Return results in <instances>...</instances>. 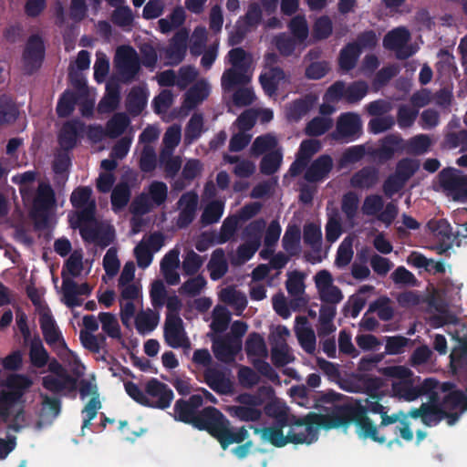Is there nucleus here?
Listing matches in <instances>:
<instances>
[{"instance_id": "16", "label": "nucleus", "mask_w": 467, "mask_h": 467, "mask_svg": "<svg viewBox=\"0 0 467 467\" xmlns=\"http://www.w3.org/2000/svg\"><path fill=\"white\" fill-rule=\"evenodd\" d=\"M39 324L46 342L57 349L65 343L62 333L57 327L50 310L46 306L38 308Z\"/></svg>"}, {"instance_id": "10", "label": "nucleus", "mask_w": 467, "mask_h": 467, "mask_svg": "<svg viewBox=\"0 0 467 467\" xmlns=\"http://www.w3.org/2000/svg\"><path fill=\"white\" fill-rule=\"evenodd\" d=\"M167 186L161 182H152L146 193H142L133 203L132 208L135 213H145L152 208L162 204L167 198Z\"/></svg>"}, {"instance_id": "64", "label": "nucleus", "mask_w": 467, "mask_h": 467, "mask_svg": "<svg viewBox=\"0 0 467 467\" xmlns=\"http://www.w3.org/2000/svg\"><path fill=\"white\" fill-rule=\"evenodd\" d=\"M311 104L306 100H298L286 108V118L290 121H297L310 109Z\"/></svg>"}, {"instance_id": "51", "label": "nucleus", "mask_w": 467, "mask_h": 467, "mask_svg": "<svg viewBox=\"0 0 467 467\" xmlns=\"http://www.w3.org/2000/svg\"><path fill=\"white\" fill-rule=\"evenodd\" d=\"M29 358L32 365L36 368H43L47 364L48 354L39 338L31 341Z\"/></svg>"}, {"instance_id": "36", "label": "nucleus", "mask_w": 467, "mask_h": 467, "mask_svg": "<svg viewBox=\"0 0 467 467\" xmlns=\"http://www.w3.org/2000/svg\"><path fill=\"white\" fill-rule=\"evenodd\" d=\"M198 196L193 192H187L179 201L181 213L178 218L180 227L187 226L193 219L197 207Z\"/></svg>"}, {"instance_id": "46", "label": "nucleus", "mask_w": 467, "mask_h": 467, "mask_svg": "<svg viewBox=\"0 0 467 467\" xmlns=\"http://www.w3.org/2000/svg\"><path fill=\"white\" fill-rule=\"evenodd\" d=\"M55 351L74 374L80 376L84 373V366L80 363L78 356L67 347L66 343L62 344L61 348L55 349Z\"/></svg>"}, {"instance_id": "60", "label": "nucleus", "mask_w": 467, "mask_h": 467, "mask_svg": "<svg viewBox=\"0 0 467 467\" xmlns=\"http://www.w3.org/2000/svg\"><path fill=\"white\" fill-rule=\"evenodd\" d=\"M248 356L266 357L267 350L262 337L257 334L250 335L245 346Z\"/></svg>"}, {"instance_id": "27", "label": "nucleus", "mask_w": 467, "mask_h": 467, "mask_svg": "<svg viewBox=\"0 0 467 467\" xmlns=\"http://www.w3.org/2000/svg\"><path fill=\"white\" fill-rule=\"evenodd\" d=\"M174 416L182 421L192 423L200 430H206V427L200 426L208 421V417L204 415V410L196 415L193 408L187 401L180 400L175 403Z\"/></svg>"}, {"instance_id": "63", "label": "nucleus", "mask_w": 467, "mask_h": 467, "mask_svg": "<svg viewBox=\"0 0 467 467\" xmlns=\"http://www.w3.org/2000/svg\"><path fill=\"white\" fill-rule=\"evenodd\" d=\"M289 28L295 38L300 43L308 36V26L305 16H298L294 17L290 22Z\"/></svg>"}, {"instance_id": "22", "label": "nucleus", "mask_w": 467, "mask_h": 467, "mask_svg": "<svg viewBox=\"0 0 467 467\" xmlns=\"http://www.w3.org/2000/svg\"><path fill=\"white\" fill-rule=\"evenodd\" d=\"M32 385V380L24 375H13L7 379L10 391L0 398V411L4 415V406L8 402H15L25 390Z\"/></svg>"}, {"instance_id": "34", "label": "nucleus", "mask_w": 467, "mask_h": 467, "mask_svg": "<svg viewBox=\"0 0 467 467\" xmlns=\"http://www.w3.org/2000/svg\"><path fill=\"white\" fill-rule=\"evenodd\" d=\"M54 192L46 183H40L37 195L34 202V213L36 216L45 218L47 211L54 205Z\"/></svg>"}, {"instance_id": "4", "label": "nucleus", "mask_w": 467, "mask_h": 467, "mask_svg": "<svg viewBox=\"0 0 467 467\" xmlns=\"http://www.w3.org/2000/svg\"><path fill=\"white\" fill-rule=\"evenodd\" d=\"M204 415L208 417V421L200 426L206 427V430L218 440L223 449H226L233 443L243 442L249 436L244 427L233 428L230 421L213 407L205 408Z\"/></svg>"}, {"instance_id": "54", "label": "nucleus", "mask_w": 467, "mask_h": 467, "mask_svg": "<svg viewBox=\"0 0 467 467\" xmlns=\"http://www.w3.org/2000/svg\"><path fill=\"white\" fill-rule=\"evenodd\" d=\"M79 338L83 347L91 352L99 353L105 345V337L88 331H80Z\"/></svg>"}, {"instance_id": "7", "label": "nucleus", "mask_w": 467, "mask_h": 467, "mask_svg": "<svg viewBox=\"0 0 467 467\" xmlns=\"http://www.w3.org/2000/svg\"><path fill=\"white\" fill-rule=\"evenodd\" d=\"M441 185L446 195L453 201L467 200V177L456 169L443 170L440 174Z\"/></svg>"}, {"instance_id": "52", "label": "nucleus", "mask_w": 467, "mask_h": 467, "mask_svg": "<svg viewBox=\"0 0 467 467\" xmlns=\"http://www.w3.org/2000/svg\"><path fill=\"white\" fill-rule=\"evenodd\" d=\"M63 301L67 306H79L82 300L79 298L80 292L77 288V283L71 279L65 278L62 284Z\"/></svg>"}, {"instance_id": "2", "label": "nucleus", "mask_w": 467, "mask_h": 467, "mask_svg": "<svg viewBox=\"0 0 467 467\" xmlns=\"http://www.w3.org/2000/svg\"><path fill=\"white\" fill-rule=\"evenodd\" d=\"M383 373L391 379L393 395L406 401H413L432 389H440L433 379H425L420 386L415 385L412 371L404 366L385 368Z\"/></svg>"}, {"instance_id": "41", "label": "nucleus", "mask_w": 467, "mask_h": 467, "mask_svg": "<svg viewBox=\"0 0 467 467\" xmlns=\"http://www.w3.org/2000/svg\"><path fill=\"white\" fill-rule=\"evenodd\" d=\"M407 263L417 268H424L427 271H433L434 273H441L444 271V266L439 262L432 259L426 258L419 252H412L407 258Z\"/></svg>"}, {"instance_id": "11", "label": "nucleus", "mask_w": 467, "mask_h": 467, "mask_svg": "<svg viewBox=\"0 0 467 467\" xmlns=\"http://www.w3.org/2000/svg\"><path fill=\"white\" fill-rule=\"evenodd\" d=\"M48 371L49 374L42 379V384L47 390L59 392L74 388L75 380L57 360H51L48 363Z\"/></svg>"}, {"instance_id": "29", "label": "nucleus", "mask_w": 467, "mask_h": 467, "mask_svg": "<svg viewBox=\"0 0 467 467\" xmlns=\"http://www.w3.org/2000/svg\"><path fill=\"white\" fill-rule=\"evenodd\" d=\"M333 168V160L328 155H322L314 161L305 172V179L317 182L327 177Z\"/></svg>"}, {"instance_id": "30", "label": "nucleus", "mask_w": 467, "mask_h": 467, "mask_svg": "<svg viewBox=\"0 0 467 467\" xmlns=\"http://www.w3.org/2000/svg\"><path fill=\"white\" fill-rule=\"evenodd\" d=\"M288 427L285 422H281L280 425L256 430V432L260 433L265 441L282 447L291 443Z\"/></svg>"}, {"instance_id": "38", "label": "nucleus", "mask_w": 467, "mask_h": 467, "mask_svg": "<svg viewBox=\"0 0 467 467\" xmlns=\"http://www.w3.org/2000/svg\"><path fill=\"white\" fill-rule=\"evenodd\" d=\"M135 270L136 268L133 262H127L124 265L118 281L119 293L125 292L126 289L141 291L140 284L134 282Z\"/></svg>"}, {"instance_id": "50", "label": "nucleus", "mask_w": 467, "mask_h": 467, "mask_svg": "<svg viewBox=\"0 0 467 467\" xmlns=\"http://www.w3.org/2000/svg\"><path fill=\"white\" fill-rule=\"evenodd\" d=\"M225 410L232 416L243 421H254L260 418L261 411L258 408L247 406H227Z\"/></svg>"}, {"instance_id": "37", "label": "nucleus", "mask_w": 467, "mask_h": 467, "mask_svg": "<svg viewBox=\"0 0 467 467\" xmlns=\"http://www.w3.org/2000/svg\"><path fill=\"white\" fill-rule=\"evenodd\" d=\"M296 334L301 347L308 353L316 349V336L314 331L306 325L305 317H296Z\"/></svg>"}, {"instance_id": "14", "label": "nucleus", "mask_w": 467, "mask_h": 467, "mask_svg": "<svg viewBox=\"0 0 467 467\" xmlns=\"http://www.w3.org/2000/svg\"><path fill=\"white\" fill-rule=\"evenodd\" d=\"M145 406L165 409L171 405L173 400L172 390L156 379H152L145 384Z\"/></svg>"}, {"instance_id": "58", "label": "nucleus", "mask_w": 467, "mask_h": 467, "mask_svg": "<svg viewBox=\"0 0 467 467\" xmlns=\"http://www.w3.org/2000/svg\"><path fill=\"white\" fill-rule=\"evenodd\" d=\"M332 124L333 121L328 117H317L307 124L306 132L310 136H319L328 130Z\"/></svg>"}, {"instance_id": "19", "label": "nucleus", "mask_w": 467, "mask_h": 467, "mask_svg": "<svg viewBox=\"0 0 467 467\" xmlns=\"http://www.w3.org/2000/svg\"><path fill=\"white\" fill-rule=\"evenodd\" d=\"M260 82L265 93L272 96L277 90L286 89L290 80L280 68L265 67L260 76Z\"/></svg>"}, {"instance_id": "31", "label": "nucleus", "mask_w": 467, "mask_h": 467, "mask_svg": "<svg viewBox=\"0 0 467 467\" xmlns=\"http://www.w3.org/2000/svg\"><path fill=\"white\" fill-rule=\"evenodd\" d=\"M160 321L159 313L150 309H140L132 320L136 330L140 335H147L152 332Z\"/></svg>"}, {"instance_id": "9", "label": "nucleus", "mask_w": 467, "mask_h": 467, "mask_svg": "<svg viewBox=\"0 0 467 467\" xmlns=\"http://www.w3.org/2000/svg\"><path fill=\"white\" fill-rule=\"evenodd\" d=\"M410 34L405 27L389 31L383 39V46L396 52L400 58H406L417 51V47L410 44Z\"/></svg>"}, {"instance_id": "35", "label": "nucleus", "mask_w": 467, "mask_h": 467, "mask_svg": "<svg viewBox=\"0 0 467 467\" xmlns=\"http://www.w3.org/2000/svg\"><path fill=\"white\" fill-rule=\"evenodd\" d=\"M187 39L188 32L185 30H182L174 36L170 47L165 51L168 64H178L182 60L186 52Z\"/></svg>"}, {"instance_id": "55", "label": "nucleus", "mask_w": 467, "mask_h": 467, "mask_svg": "<svg viewBox=\"0 0 467 467\" xmlns=\"http://www.w3.org/2000/svg\"><path fill=\"white\" fill-rule=\"evenodd\" d=\"M280 234L281 226L277 222L273 221L269 224L265 237V245L266 247L260 252V254L263 258L266 259L272 254V250L270 247L278 241Z\"/></svg>"}, {"instance_id": "39", "label": "nucleus", "mask_w": 467, "mask_h": 467, "mask_svg": "<svg viewBox=\"0 0 467 467\" xmlns=\"http://www.w3.org/2000/svg\"><path fill=\"white\" fill-rule=\"evenodd\" d=\"M219 296L221 300L233 306L238 315L246 307L247 299L245 295L234 287L223 289Z\"/></svg>"}, {"instance_id": "24", "label": "nucleus", "mask_w": 467, "mask_h": 467, "mask_svg": "<svg viewBox=\"0 0 467 467\" xmlns=\"http://www.w3.org/2000/svg\"><path fill=\"white\" fill-rule=\"evenodd\" d=\"M92 263V260L84 258L81 249L75 250L70 254L65 263L64 273L73 277L87 275L91 271Z\"/></svg>"}, {"instance_id": "26", "label": "nucleus", "mask_w": 467, "mask_h": 467, "mask_svg": "<svg viewBox=\"0 0 467 467\" xmlns=\"http://www.w3.org/2000/svg\"><path fill=\"white\" fill-rule=\"evenodd\" d=\"M210 84L206 79L198 80L184 96L182 109L188 112L206 99L210 94Z\"/></svg>"}, {"instance_id": "15", "label": "nucleus", "mask_w": 467, "mask_h": 467, "mask_svg": "<svg viewBox=\"0 0 467 467\" xmlns=\"http://www.w3.org/2000/svg\"><path fill=\"white\" fill-rule=\"evenodd\" d=\"M116 67L122 80H131L140 69V61L134 49L129 47L118 48L115 57Z\"/></svg>"}, {"instance_id": "5", "label": "nucleus", "mask_w": 467, "mask_h": 467, "mask_svg": "<svg viewBox=\"0 0 467 467\" xmlns=\"http://www.w3.org/2000/svg\"><path fill=\"white\" fill-rule=\"evenodd\" d=\"M228 61L231 67L223 72L221 79L222 88L225 91L248 83L254 72L252 57L242 48L230 50Z\"/></svg>"}, {"instance_id": "20", "label": "nucleus", "mask_w": 467, "mask_h": 467, "mask_svg": "<svg viewBox=\"0 0 467 467\" xmlns=\"http://www.w3.org/2000/svg\"><path fill=\"white\" fill-rule=\"evenodd\" d=\"M262 19V11L257 4L249 5L244 17L238 21V30L236 34L231 33L229 36L230 45H236L241 42L244 34L249 29L255 27Z\"/></svg>"}, {"instance_id": "40", "label": "nucleus", "mask_w": 467, "mask_h": 467, "mask_svg": "<svg viewBox=\"0 0 467 467\" xmlns=\"http://www.w3.org/2000/svg\"><path fill=\"white\" fill-rule=\"evenodd\" d=\"M98 319L101 324L102 330L111 338L122 341L120 326L115 315L111 313H100Z\"/></svg>"}, {"instance_id": "21", "label": "nucleus", "mask_w": 467, "mask_h": 467, "mask_svg": "<svg viewBox=\"0 0 467 467\" xmlns=\"http://www.w3.org/2000/svg\"><path fill=\"white\" fill-rule=\"evenodd\" d=\"M361 130L359 116L355 113L342 114L337 122V129L333 136L335 139H353Z\"/></svg>"}, {"instance_id": "45", "label": "nucleus", "mask_w": 467, "mask_h": 467, "mask_svg": "<svg viewBox=\"0 0 467 467\" xmlns=\"http://www.w3.org/2000/svg\"><path fill=\"white\" fill-rule=\"evenodd\" d=\"M107 93L99 105L100 112H110L114 110L119 102V91L114 82H109L106 87Z\"/></svg>"}, {"instance_id": "12", "label": "nucleus", "mask_w": 467, "mask_h": 467, "mask_svg": "<svg viewBox=\"0 0 467 467\" xmlns=\"http://www.w3.org/2000/svg\"><path fill=\"white\" fill-rule=\"evenodd\" d=\"M340 413H344L347 418V424L343 427L344 429H346L350 424V422L354 420L356 425V431L359 438L371 439L372 441L380 444L386 441L385 437L379 434L377 427L368 417L363 415H354L352 411L343 409L337 410L333 415H338Z\"/></svg>"}, {"instance_id": "13", "label": "nucleus", "mask_w": 467, "mask_h": 467, "mask_svg": "<svg viewBox=\"0 0 467 467\" xmlns=\"http://www.w3.org/2000/svg\"><path fill=\"white\" fill-rule=\"evenodd\" d=\"M119 317L123 326L130 328L138 308L142 307V290L126 289L119 293Z\"/></svg>"}, {"instance_id": "33", "label": "nucleus", "mask_w": 467, "mask_h": 467, "mask_svg": "<svg viewBox=\"0 0 467 467\" xmlns=\"http://www.w3.org/2000/svg\"><path fill=\"white\" fill-rule=\"evenodd\" d=\"M242 343L239 339H223L213 342L215 357L223 362H231L241 350Z\"/></svg>"}, {"instance_id": "62", "label": "nucleus", "mask_w": 467, "mask_h": 467, "mask_svg": "<svg viewBox=\"0 0 467 467\" xmlns=\"http://www.w3.org/2000/svg\"><path fill=\"white\" fill-rule=\"evenodd\" d=\"M286 288L291 296L300 298L305 291L304 275L299 272L290 273L286 281Z\"/></svg>"}, {"instance_id": "17", "label": "nucleus", "mask_w": 467, "mask_h": 467, "mask_svg": "<svg viewBox=\"0 0 467 467\" xmlns=\"http://www.w3.org/2000/svg\"><path fill=\"white\" fill-rule=\"evenodd\" d=\"M377 42L374 33H367L363 36L360 44H349L341 50L339 56V65L344 70H349L356 65L357 59L361 52V46H374Z\"/></svg>"}, {"instance_id": "28", "label": "nucleus", "mask_w": 467, "mask_h": 467, "mask_svg": "<svg viewBox=\"0 0 467 467\" xmlns=\"http://www.w3.org/2000/svg\"><path fill=\"white\" fill-rule=\"evenodd\" d=\"M320 149L321 144L317 140L311 139L302 141L297 153V158L290 167V173L293 176L299 174L306 165V161L318 152Z\"/></svg>"}, {"instance_id": "3", "label": "nucleus", "mask_w": 467, "mask_h": 467, "mask_svg": "<svg viewBox=\"0 0 467 467\" xmlns=\"http://www.w3.org/2000/svg\"><path fill=\"white\" fill-rule=\"evenodd\" d=\"M347 424V418L344 413L338 415H308L304 421L296 420L289 425L291 443L310 444L317 441L319 429H337Z\"/></svg>"}, {"instance_id": "44", "label": "nucleus", "mask_w": 467, "mask_h": 467, "mask_svg": "<svg viewBox=\"0 0 467 467\" xmlns=\"http://www.w3.org/2000/svg\"><path fill=\"white\" fill-rule=\"evenodd\" d=\"M208 268L213 280L221 278L226 273L228 266L223 250L217 249L213 253Z\"/></svg>"}, {"instance_id": "6", "label": "nucleus", "mask_w": 467, "mask_h": 467, "mask_svg": "<svg viewBox=\"0 0 467 467\" xmlns=\"http://www.w3.org/2000/svg\"><path fill=\"white\" fill-rule=\"evenodd\" d=\"M265 228V223L263 221L252 222L244 232V244H242L234 256L232 258V262L236 265L244 264L248 261L259 247L261 240V233Z\"/></svg>"}, {"instance_id": "49", "label": "nucleus", "mask_w": 467, "mask_h": 467, "mask_svg": "<svg viewBox=\"0 0 467 467\" xmlns=\"http://www.w3.org/2000/svg\"><path fill=\"white\" fill-rule=\"evenodd\" d=\"M59 413V404L56 399L45 397L40 410L38 427L50 423Z\"/></svg>"}, {"instance_id": "42", "label": "nucleus", "mask_w": 467, "mask_h": 467, "mask_svg": "<svg viewBox=\"0 0 467 467\" xmlns=\"http://www.w3.org/2000/svg\"><path fill=\"white\" fill-rule=\"evenodd\" d=\"M148 93L143 88H133L128 97L127 107L131 114H140L146 106Z\"/></svg>"}, {"instance_id": "47", "label": "nucleus", "mask_w": 467, "mask_h": 467, "mask_svg": "<svg viewBox=\"0 0 467 467\" xmlns=\"http://www.w3.org/2000/svg\"><path fill=\"white\" fill-rule=\"evenodd\" d=\"M377 182L378 174L375 170L363 169L352 176L350 184L354 188L368 189L372 187Z\"/></svg>"}, {"instance_id": "43", "label": "nucleus", "mask_w": 467, "mask_h": 467, "mask_svg": "<svg viewBox=\"0 0 467 467\" xmlns=\"http://www.w3.org/2000/svg\"><path fill=\"white\" fill-rule=\"evenodd\" d=\"M433 235L441 242L451 241L454 234L450 223L444 219H432L427 224Z\"/></svg>"}, {"instance_id": "56", "label": "nucleus", "mask_w": 467, "mask_h": 467, "mask_svg": "<svg viewBox=\"0 0 467 467\" xmlns=\"http://www.w3.org/2000/svg\"><path fill=\"white\" fill-rule=\"evenodd\" d=\"M353 236L346 237L341 243L336 258V265L339 267L346 266L353 257Z\"/></svg>"}, {"instance_id": "61", "label": "nucleus", "mask_w": 467, "mask_h": 467, "mask_svg": "<svg viewBox=\"0 0 467 467\" xmlns=\"http://www.w3.org/2000/svg\"><path fill=\"white\" fill-rule=\"evenodd\" d=\"M229 321V311L223 306H217L213 312L212 329L215 332H222L226 329Z\"/></svg>"}, {"instance_id": "8", "label": "nucleus", "mask_w": 467, "mask_h": 467, "mask_svg": "<svg viewBox=\"0 0 467 467\" xmlns=\"http://www.w3.org/2000/svg\"><path fill=\"white\" fill-rule=\"evenodd\" d=\"M164 340L172 348L190 349L191 342L185 332L182 319L176 314H167L164 323Z\"/></svg>"}, {"instance_id": "48", "label": "nucleus", "mask_w": 467, "mask_h": 467, "mask_svg": "<svg viewBox=\"0 0 467 467\" xmlns=\"http://www.w3.org/2000/svg\"><path fill=\"white\" fill-rule=\"evenodd\" d=\"M82 130V125L79 122H70L64 125L59 134L60 145L65 149L72 148L79 131Z\"/></svg>"}, {"instance_id": "18", "label": "nucleus", "mask_w": 467, "mask_h": 467, "mask_svg": "<svg viewBox=\"0 0 467 467\" xmlns=\"http://www.w3.org/2000/svg\"><path fill=\"white\" fill-rule=\"evenodd\" d=\"M315 282L320 298L327 303L337 304L342 298L341 291L333 284V278L329 272L323 270L315 276Z\"/></svg>"}, {"instance_id": "23", "label": "nucleus", "mask_w": 467, "mask_h": 467, "mask_svg": "<svg viewBox=\"0 0 467 467\" xmlns=\"http://www.w3.org/2000/svg\"><path fill=\"white\" fill-rule=\"evenodd\" d=\"M70 201L76 208L81 210L80 221H90L93 219L95 211V202L91 200V190L87 187L76 189L72 194Z\"/></svg>"}, {"instance_id": "59", "label": "nucleus", "mask_w": 467, "mask_h": 467, "mask_svg": "<svg viewBox=\"0 0 467 467\" xmlns=\"http://www.w3.org/2000/svg\"><path fill=\"white\" fill-rule=\"evenodd\" d=\"M223 213V202L213 201L205 208L202 215V221L205 224H211L219 221Z\"/></svg>"}, {"instance_id": "25", "label": "nucleus", "mask_w": 467, "mask_h": 467, "mask_svg": "<svg viewBox=\"0 0 467 467\" xmlns=\"http://www.w3.org/2000/svg\"><path fill=\"white\" fill-rule=\"evenodd\" d=\"M43 57V43L40 37L32 36L23 55L25 69L30 73L39 67Z\"/></svg>"}, {"instance_id": "53", "label": "nucleus", "mask_w": 467, "mask_h": 467, "mask_svg": "<svg viewBox=\"0 0 467 467\" xmlns=\"http://www.w3.org/2000/svg\"><path fill=\"white\" fill-rule=\"evenodd\" d=\"M181 140V128L179 126L170 127L164 134V149L161 151L162 161H165L166 155H171L174 148Z\"/></svg>"}, {"instance_id": "1", "label": "nucleus", "mask_w": 467, "mask_h": 467, "mask_svg": "<svg viewBox=\"0 0 467 467\" xmlns=\"http://www.w3.org/2000/svg\"><path fill=\"white\" fill-rule=\"evenodd\" d=\"M438 390L429 391L431 403H423L420 409L410 410V416L412 418L420 417L423 423L428 426L435 425L443 418H446L448 425L451 426L458 420L460 414L467 409L464 397L462 393L453 391L446 397L441 408H439L436 403Z\"/></svg>"}, {"instance_id": "57", "label": "nucleus", "mask_w": 467, "mask_h": 467, "mask_svg": "<svg viewBox=\"0 0 467 467\" xmlns=\"http://www.w3.org/2000/svg\"><path fill=\"white\" fill-rule=\"evenodd\" d=\"M300 230L296 226H290L283 237L285 249L290 254H295L299 250Z\"/></svg>"}, {"instance_id": "32", "label": "nucleus", "mask_w": 467, "mask_h": 467, "mask_svg": "<svg viewBox=\"0 0 467 467\" xmlns=\"http://www.w3.org/2000/svg\"><path fill=\"white\" fill-rule=\"evenodd\" d=\"M205 381L211 389L218 393L229 394L233 392L234 385L230 373L208 369L205 372Z\"/></svg>"}]
</instances>
